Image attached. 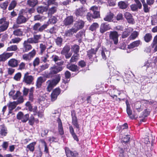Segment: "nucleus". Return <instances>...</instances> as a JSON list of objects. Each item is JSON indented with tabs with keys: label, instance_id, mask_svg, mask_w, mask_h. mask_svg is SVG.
<instances>
[{
	"label": "nucleus",
	"instance_id": "obj_1",
	"mask_svg": "<svg viewBox=\"0 0 157 157\" xmlns=\"http://www.w3.org/2000/svg\"><path fill=\"white\" fill-rule=\"evenodd\" d=\"M60 79V75L58 74L55 76L54 78L52 80H48L46 82L47 85V91L49 92H50L53 88L59 82Z\"/></svg>",
	"mask_w": 157,
	"mask_h": 157
},
{
	"label": "nucleus",
	"instance_id": "obj_2",
	"mask_svg": "<svg viewBox=\"0 0 157 157\" xmlns=\"http://www.w3.org/2000/svg\"><path fill=\"white\" fill-rule=\"evenodd\" d=\"M48 25L47 24H44L41 25V24L40 23L35 24L33 27L34 33L36 34L39 32H42L44 30L47 28Z\"/></svg>",
	"mask_w": 157,
	"mask_h": 157
},
{
	"label": "nucleus",
	"instance_id": "obj_3",
	"mask_svg": "<svg viewBox=\"0 0 157 157\" xmlns=\"http://www.w3.org/2000/svg\"><path fill=\"white\" fill-rule=\"evenodd\" d=\"M60 115V114L59 113L57 112L54 113H53L52 116L57 118V121L58 123L59 132L60 134L62 135L64 134V131L61 121L59 118Z\"/></svg>",
	"mask_w": 157,
	"mask_h": 157
},
{
	"label": "nucleus",
	"instance_id": "obj_4",
	"mask_svg": "<svg viewBox=\"0 0 157 157\" xmlns=\"http://www.w3.org/2000/svg\"><path fill=\"white\" fill-rule=\"evenodd\" d=\"M62 70V67L54 65L50 68L49 72L47 75V77L48 78L52 77V75L58 73Z\"/></svg>",
	"mask_w": 157,
	"mask_h": 157
},
{
	"label": "nucleus",
	"instance_id": "obj_5",
	"mask_svg": "<svg viewBox=\"0 0 157 157\" xmlns=\"http://www.w3.org/2000/svg\"><path fill=\"white\" fill-rule=\"evenodd\" d=\"M98 48H97L95 49L92 48L87 51V56L91 61L95 60V62H97V60L95 59L96 57V54Z\"/></svg>",
	"mask_w": 157,
	"mask_h": 157
},
{
	"label": "nucleus",
	"instance_id": "obj_6",
	"mask_svg": "<svg viewBox=\"0 0 157 157\" xmlns=\"http://www.w3.org/2000/svg\"><path fill=\"white\" fill-rule=\"evenodd\" d=\"M9 24V21H6L5 17L0 19V32L6 30L8 28Z\"/></svg>",
	"mask_w": 157,
	"mask_h": 157
},
{
	"label": "nucleus",
	"instance_id": "obj_7",
	"mask_svg": "<svg viewBox=\"0 0 157 157\" xmlns=\"http://www.w3.org/2000/svg\"><path fill=\"white\" fill-rule=\"evenodd\" d=\"M87 13V10L84 7H82L75 10L74 14L77 17H83Z\"/></svg>",
	"mask_w": 157,
	"mask_h": 157
},
{
	"label": "nucleus",
	"instance_id": "obj_8",
	"mask_svg": "<svg viewBox=\"0 0 157 157\" xmlns=\"http://www.w3.org/2000/svg\"><path fill=\"white\" fill-rule=\"evenodd\" d=\"M70 50V46L66 45L63 48L61 52V54L64 55L66 59H69L72 55L71 53L69 52Z\"/></svg>",
	"mask_w": 157,
	"mask_h": 157
},
{
	"label": "nucleus",
	"instance_id": "obj_9",
	"mask_svg": "<svg viewBox=\"0 0 157 157\" xmlns=\"http://www.w3.org/2000/svg\"><path fill=\"white\" fill-rule=\"evenodd\" d=\"M34 79V77L27 72L24 75L23 82L27 84L30 85L32 84Z\"/></svg>",
	"mask_w": 157,
	"mask_h": 157
},
{
	"label": "nucleus",
	"instance_id": "obj_10",
	"mask_svg": "<svg viewBox=\"0 0 157 157\" xmlns=\"http://www.w3.org/2000/svg\"><path fill=\"white\" fill-rule=\"evenodd\" d=\"M41 35L34 34L33 37L28 39V41L31 44H36L40 41L41 39Z\"/></svg>",
	"mask_w": 157,
	"mask_h": 157
},
{
	"label": "nucleus",
	"instance_id": "obj_11",
	"mask_svg": "<svg viewBox=\"0 0 157 157\" xmlns=\"http://www.w3.org/2000/svg\"><path fill=\"white\" fill-rule=\"evenodd\" d=\"M119 35L117 32L115 31H110L109 37L110 39L113 40L114 44L116 45L118 43V37Z\"/></svg>",
	"mask_w": 157,
	"mask_h": 157
},
{
	"label": "nucleus",
	"instance_id": "obj_12",
	"mask_svg": "<svg viewBox=\"0 0 157 157\" xmlns=\"http://www.w3.org/2000/svg\"><path fill=\"white\" fill-rule=\"evenodd\" d=\"M29 116L28 114H26L24 115L23 113L21 112H19L17 115V119L21 120L23 122H26L29 118Z\"/></svg>",
	"mask_w": 157,
	"mask_h": 157
},
{
	"label": "nucleus",
	"instance_id": "obj_13",
	"mask_svg": "<svg viewBox=\"0 0 157 157\" xmlns=\"http://www.w3.org/2000/svg\"><path fill=\"white\" fill-rule=\"evenodd\" d=\"M60 90L59 88H57L55 89L51 94V100L53 101H55L57 98L58 96L60 93Z\"/></svg>",
	"mask_w": 157,
	"mask_h": 157
},
{
	"label": "nucleus",
	"instance_id": "obj_14",
	"mask_svg": "<svg viewBox=\"0 0 157 157\" xmlns=\"http://www.w3.org/2000/svg\"><path fill=\"white\" fill-rule=\"evenodd\" d=\"M135 3L132 5L130 7L132 11H136L142 7V4L139 0H134Z\"/></svg>",
	"mask_w": 157,
	"mask_h": 157
},
{
	"label": "nucleus",
	"instance_id": "obj_15",
	"mask_svg": "<svg viewBox=\"0 0 157 157\" xmlns=\"http://www.w3.org/2000/svg\"><path fill=\"white\" fill-rule=\"evenodd\" d=\"M13 54V52H4L0 55V62H4L8 58L12 56Z\"/></svg>",
	"mask_w": 157,
	"mask_h": 157
},
{
	"label": "nucleus",
	"instance_id": "obj_16",
	"mask_svg": "<svg viewBox=\"0 0 157 157\" xmlns=\"http://www.w3.org/2000/svg\"><path fill=\"white\" fill-rule=\"evenodd\" d=\"M85 22L81 20H79L74 24V28L77 31L78 30L82 28L84 26Z\"/></svg>",
	"mask_w": 157,
	"mask_h": 157
},
{
	"label": "nucleus",
	"instance_id": "obj_17",
	"mask_svg": "<svg viewBox=\"0 0 157 157\" xmlns=\"http://www.w3.org/2000/svg\"><path fill=\"white\" fill-rule=\"evenodd\" d=\"M30 43L28 41V39L27 40L24 41L23 43V47L22 48L23 52H28L32 48V46L29 44Z\"/></svg>",
	"mask_w": 157,
	"mask_h": 157
},
{
	"label": "nucleus",
	"instance_id": "obj_18",
	"mask_svg": "<svg viewBox=\"0 0 157 157\" xmlns=\"http://www.w3.org/2000/svg\"><path fill=\"white\" fill-rule=\"evenodd\" d=\"M98 7L96 6H93L91 8V10L93 12L92 15V17L93 18H96L100 17L99 12L98 11Z\"/></svg>",
	"mask_w": 157,
	"mask_h": 157
},
{
	"label": "nucleus",
	"instance_id": "obj_19",
	"mask_svg": "<svg viewBox=\"0 0 157 157\" xmlns=\"http://www.w3.org/2000/svg\"><path fill=\"white\" fill-rule=\"evenodd\" d=\"M46 79L40 76L39 77L36 81V89H39L40 88L41 86L42 83L45 82L46 81Z\"/></svg>",
	"mask_w": 157,
	"mask_h": 157
},
{
	"label": "nucleus",
	"instance_id": "obj_20",
	"mask_svg": "<svg viewBox=\"0 0 157 157\" xmlns=\"http://www.w3.org/2000/svg\"><path fill=\"white\" fill-rule=\"evenodd\" d=\"M27 18L23 15L19 16L16 19V23L17 24H21L25 23L28 20Z\"/></svg>",
	"mask_w": 157,
	"mask_h": 157
},
{
	"label": "nucleus",
	"instance_id": "obj_21",
	"mask_svg": "<svg viewBox=\"0 0 157 157\" xmlns=\"http://www.w3.org/2000/svg\"><path fill=\"white\" fill-rule=\"evenodd\" d=\"M110 29V27L108 24L107 23H103L101 25L100 31L101 33H103Z\"/></svg>",
	"mask_w": 157,
	"mask_h": 157
},
{
	"label": "nucleus",
	"instance_id": "obj_22",
	"mask_svg": "<svg viewBox=\"0 0 157 157\" xmlns=\"http://www.w3.org/2000/svg\"><path fill=\"white\" fill-rule=\"evenodd\" d=\"M109 51L107 50L105 48H102L101 50V55L103 59L106 60L107 57L109 56Z\"/></svg>",
	"mask_w": 157,
	"mask_h": 157
},
{
	"label": "nucleus",
	"instance_id": "obj_23",
	"mask_svg": "<svg viewBox=\"0 0 157 157\" xmlns=\"http://www.w3.org/2000/svg\"><path fill=\"white\" fill-rule=\"evenodd\" d=\"M74 21L73 17L72 16H68L64 20L63 23L65 25L67 26L70 25L73 23Z\"/></svg>",
	"mask_w": 157,
	"mask_h": 157
},
{
	"label": "nucleus",
	"instance_id": "obj_24",
	"mask_svg": "<svg viewBox=\"0 0 157 157\" xmlns=\"http://www.w3.org/2000/svg\"><path fill=\"white\" fill-rule=\"evenodd\" d=\"M124 16L127 20L128 23H133L134 21V19L132 18V14L128 12H126L124 14Z\"/></svg>",
	"mask_w": 157,
	"mask_h": 157
},
{
	"label": "nucleus",
	"instance_id": "obj_25",
	"mask_svg": "<svg viewBox=\"0 0 157 157\" xmlns=\"http://www.w3.org/2000/svg\"><path fill=\"white\" fill-rule=\"evenodd\" d=\"M17 61L15 59H10L8 62V66L14 67L17 66L18 65Z\"/></svg>",
	"mask_w": 157,
	"mask_h": 157
},
{
	"label": "nucleus",
	"instance_id": "obj_26",
	"mask_svg": "<svg viewBox=\"0 0 157 157\" xmlns=\"http://www.w3.org/2000/svg\"><path fill=\"white\" fill-rule=\"evenodd\" d=\"M38 1L37 0H27V4L29 7H34L37 5Z\"/></svg>",
	"mask_w": 157,
	"mask_h": 157
},
{
	"label": "nucleus",
	"instance_id": "obj_27",
	"mask_svg": "<svg viewBox=\"0 0 157 157\" xmlns=\"http://www.w3.org/2000/svg\"><path fill=\"white\" fill-rule=\"evenodd\" d=\"M65 151L67 157H77L78 155V153L76 151L72 152L69 150Z\"/></svg>",
	"mask_w": 157,
	"mask_h": 157
},
{
	"label": "nucleus",
	"instance_id": "obj_28",
	"mask_svg": "<svg viewBox=\"0 0 157 157\" xmlns=\"http://www.w3.org/2000/svg\"><path fill=\"white\" fill-rule=\"evenodd\" d=\"M140 43V41L139 40L135 41L128 45V48L129 49L133 48L138 46Z\"/></svg>",
	"mask_w": 157,
	"mask_h": 157
},
{
	"label": "nucleus",
	"instance_id": "obj_29",
	"mask_svg": "<svg viewBox=\"0 0 157 157\" xmlns=\"http://www.w3.org/2000/svg\"><path fill=\"white\" fill-rule=\"evenodd\" d=\"M76 30L73 27L72 29L66 31L65 33V35L66 36H72L73 34L77 32Z\"/></svg>",
	"mask_w": 157,
	"mask_h": 157
},
{
	"label": "nucleus",
	"instance_id": "obj_30",
	"mask_svg": "<svg viewBox=\"0 0 157 157\" xmlns=\"http://www.w3.org/2000/svg\"><path fill=\"white\" fill-rule=\"evenodd\" d=\"M48 9V6H39L37 8L38 13H41L46 12Z\"/></svg>",
	"mask_w": 157,
	"mask_h": 157
},
{
	"label": "nucleus",
	"instance_id": "obj_31",
	"mask_svg": "<svg viewBox=\"0 0 157 157\" xmlns=\"http://www.w3.org/2000/svg\"><path fill=\"white\" fill-rule=\"evenodd\" d=\"M113 14L110 12L108 13L104 18V20L106 21H112V19L113 16Z\"/></svg>",
	"mask_w": 157,
	"mask_h": 157
},
{
	"label": "nucleus",
	"instance_id": "obj_32",
	"mask_svg": "<svg viewBox=\"0 0 157 157\" xmlns=\"http://www.w3.org/2000/svg\"><path fill=\"white\" fill-rule=\"evenodd\" d=\"M34 122L38 123L39 120L38 119H35L33 116L32 115L29 120V123L30 125L32 126L33 125Z\"/></svg>",
	"mask_w": 157,
	"mask_h": 157
},
{
	"label": "nucleus",
	"instance_id": "obj_33",
	"mask_svg": "<svg viewBox=\"0 0 157 157\" xmlns=\"http://www.w3.org/2000/svg\"><path fill=\"white\" fill-rule=\"evenodd\" d=\"M55 42L56 45L59 47H61L62 45L63 42V38L60 37H57L55 40Z\"/></svg>",
	"mask_w": 157,
	"mask_h": 157
},
{
	"label": "nucleus",
	"instance_id": "obj_34",
	"mask_svg": "<svg viewBox=\"0 0 157 157\" xmlns=\"http://www.w3.org/2000/svg\"><path fill=\"white\" fill-rule=\"evenodd\" d=\"M118 6L119 8L122 9H126L128 7L127 3L124 1H120L118 3Z\"/></svg>",
	"mask_w": 157,
	"mask_h": 157
},
{
	"label": "nucleus",
	"instance_id": "obj_35",
	"mask_svg": "<svg viewBox=\"0 0 157 157\" xmlns=\"http://www.w3.org/2000/svg\"><path fill=\"white\" fill-rule=\"evenodd\" d=\"M36 144V142H33L27 146L26 148L31 151L33 152L34 150L35 146Z\"/></svg>",
	"mask_w": 157,
	"mask_h": 157
},
{
	"label": "nucleus",
	"instance_id": "obj_36",
	"mask_svg": "<svg viewBox=\"0 0 157 157\" xmlns=\"http://www.w3.org/2000/svg\"><path fill=\"white\" fill-rule=\"evenodd\" d=\"M67 67L69 70L73 71H78L77 66L75 65H67Z\"/></svg>",
	"mask_w": 157,
	"mask_h": 157
},
{
	"label": "nucleus",
	"instance_id": "obj_37",
	"mask_svg": "<svg viewBox=\"0 0 157 157\" xmlns=\"http://www.w3.org/2000/svg\"><path fill=\"white\" fill-rule=\"evenodd\" d=\"M17 105L15 101L10 102L9 105V108L10 110L9 113H10V111L14 109Z\"/></svg>",
	"mask_w": 157,
	"mask_h": 157
},
{
	"label": "nucleus",
	"instance_id": "obj_38",
	"mask_svg": "<svg viewBox=\"0 0 157 157\" xmlns=\"http://www.w3.org/2000/svg\"><path fill=\"white\" fill-rule=\"evenodd\" d=\"M34 87H32L30 88V93L29 94V100L33 101V93L34 92Z\"/></svg>",
	"mask_w": 157,
	"mask_h": 157
},
{
	"label": "nucleus",
	"instance_id": "obj_39",
	"mask_svg": "<svg viewBox=\"0 0 157 157\" xmlns=\"http://www.w3.org/2000/svg\"><path fill=\"white\" fill-rule=\"evenodd\" d=\"M48 45L47 44H40V53L42 54L44 52L45 50L48 47Z\"/></svg>",
	"mask_w": 157,
	"mask_h": 157
},
{
	"label": "nucleus",
	"instance_id": "obj_40",
	"mask_svg": "<svg viewBox=\"0 0 157 157\" xmlns=\"http://www.w3.org/2000/svg\"><path fill=\"white\" fill-rule=\"evenodd\" d=\"M0 132L1 136H6L7 133V131L6 128L4 126H2L0 130Z\"/></svg>",
	"mask_w": 157,
	"mask_h": 157
},
{
	"label": "nucleus",
	"instance_id": "obj_41",
	"mask_svg": "<svg viewBox=\"0 0 157 157\" xmlns=\"http://www.w3.org/2000/svg\"><path fill=\"white\" fill-rule=\"evenodd\" d=\"M130 32V29H126V30L123 33L122 35V38H125L128 37L129 35Z\"/></svg>",
	"mask_w": 157,
	"mask_h": 157
},
{
	"label": "nucleus",
	"instance_id": "obj_42",
	"mask_svg": "<svg viewBox=\"0 0 157 157\" xmlns=\"http://www.w3.org/2000/svg\"><path fill=\"white\" fill-rule=\"evenodd\" d=\"M79 57V55L78 54L73 55L71 59L70 62L72 63L76 62L78 59Z\"/></svg>",
	"mask_w": 157,
	"mask_h": 157
},
{
	"label": "nucleus",
	"instance_id": "obj_43",
	"mask_svg": "<svg viewBox=\"0 0 157 157\" xmlns=\"http://www.w3.org/2000/svg\"><path fill=\"white\" fill-rule=\"evenodd\" d=\"M23 32L20 29H17L13 32L14 35L17 36H20L22 35Z\"/></svg>",
	"mask_w": 157,
	"mask_h": 157
},
{
	"label": "nucleus",
	"instance_id": "obj_44",
	"mask_svg": "<svg viewBox=\"0 0 157 157\" xmlns=\"http://www.w3.org/2000/svg\"><path fill=\"white\" fill-rule=\"evenodd\" d=\"M17 49L18 48L16 45H13L8 47L6 49V51H16Z\"/></svg>",
	"mask_w": 157,
	"mask_h": 157
},
{
	"label": "nucleus",
	"instance_id": "obj_45",
	"mask_svg": "<svg viewBox=\"0 0 157 157\" xmlns=\"http://www.w3.org/2000/svg\"><path fill=\"white\" fill-rule=\"evenodd\" d=\"M17 4V3L16 1L15 0L12 1L8 7V10H11L13 9L16 6Z\"/></svg>",
	"mask_w": 157,
	"mask_h": 157
},
{
	"label": "nucleus",
	"instance_id": "obj_46",
	"mask_svg": "<svg viewBox=\"0 0 157 157\" xmlns=\"http://www.w3.org/2000/svg\"><path fill=\"white\" fill-rule=\"evenodd\" d=\"M151 38V35L149 33L146 34L144 36V40L147 42H148L150 41Z\"/></svg>",
	"mask_w": 157,
	"mask_h": 157
},
{
	"label": "nucleus",
	"instance_id": "obj_47",
	"mask_svg": "<svg viewBox=\"0 0 157 157\" xmlns=\"http://www.w3.org/2000/svg\"><path fill=\"white\" fill-rule=\"evenodd\" d=\"M98 27L99 25L97 23H94L90 26L89 28L90 30L93 31L95 30Z\"/></svg>",
	"mask_w": 157,
	"mask_h": 157
},
{
	"label": "nucleus",
	"instance_id": "obj_48",
	"mask_svg": "<svg viewBox=\"0 0 157 157\" xmlns=\"http://www.w3.org/2000/svg\"><path fill=\"white\" fill-rule=\"evenodd\" d=\"M139 33L136 31L133 32L130 36L129 38L130 39H135L138 36Z\"/></svg>",
	"mask_w": 157,
	"mask_h": 157
},
{
	"label": "nucleus",
	"instance_id": "obj_49",
	"mask_svg": "<svg viewBox=\"0 0 157 157\" xmlns=\"http://www.w3.org/2000/svg\"><path fill=\"white\" fill-rule=\"evenodd\" d=\"M72 124L76 128L79 130V125L77 121V118L72 119Z\"/></svg>",
	"mask_w": 157,
	"mask_h": 157
},
{
	"label": "nucleus",
	"instance_id": "obj_50",
	"mask_svg": "<svg viewBox=\"0 0 157 157\" xmlns=\"http://www.w3.org/2000/svg\"><path fill=\"white\" fill-rule=\"evenodd\" d=\"M127 112L130 118L132 119L134 118V116H131L132 114V111L130 109V107H127Z\"/></svg>",
	"mask_w": 157,
	"mask_h": 157
},
{
	"label": "nucleus",
	"instance_id": "obj_51",
	"mask_svg": "<svg viewBox=\"0 0 157 157\" xmlns=\"http://www.w3.org/2000/svg\"><path fill=\"white\" fill-rule=\"evenodd\" d=\"M79 47L77 45H75L73 46L72 48V50L75 53V54H78L79 51Z\"/></svg>",
	"mask_w": 157,
	"mask_h": 157
},
{
	"label": "nucleus",
	"instance_id": "obj_52",
	"mask_svg": "<svg viewBox=\"0 0 157 157\" xmlns=\"http://www.w3.org/2000/svg\"><path fill=\"white\" fill-rule=\"evenodd\" d=\"M24 101L23 97L22 96H20L17 99V101H15L17 105L22 103Z\"/></svg>",
	"mask_w": 157,
	"mask_h": 157
},
{
	"label": "nucleus",
	"instance_id": "obj_53",
	"mask_svg": "<svg viewBox=\"0 0 157 157\" xmlns=\"http://www.w3.org/2000/svg\"><path fill=\"white\" fill-rule=\"evenodd\" d=\"M8 2L7 1H6L4 2L1 4L0 5V7L3 10H6L8 5Z\"/></svg>",
	"mask_w": 157,
	"mask_h": 157
},
{
	"label": "nucleus",
	"instance_id": "obj_54",
	"mask_svg": "<svg viewBox=\"0 0 157 157\" xmlns=\"http://www.w3.org/2000/svg\"><path fill=\"white\" fill-rule=\"evenodd\" d=\"M21 40V39L18 37L15 38H14L11 39V41L10 42V43H17Z\"/></svg>",
	"mask_w": 157,
	"mask_h": 157
},
{
	"label": "nucleus",
	"instance_id": "obj_55",
	"mask_svg": "<svg viewBox=\"0 0 157 157\" xmlns=\"http://www.w3.org/2000/svg\"><path fill=\"white\" fill-rule=\"evenodd\" d=\"M130 138L129 135L124 136L122 138V141L124 143H127L129 141Z\"/></svg>",
	"mask_w": 157,
	"mask_h": 157
},
{
	"label": "nucleus",
	"instance_id": "obj_56",
	"mask_svg": "<svg viewBox=\"0 0 157 157\" xmlns=\"http://www.w3.org/2000/svg\"><path fill=\"white\" fill-rule=\"evenodd\" d=\"M152 64V63L150 60H147L145 62L144 66L146 67L147 69L150 67H151Z\"/></svg>",
	"mask_w": 157,
	"mask_h": 157
},
{
	"label": "nucleus",
	"instance_id": "obj_57",
	"mask_svg": "<svg viewBox=\"0 0 157 157\" xmlns=\"http://www.w3.org/2000/svg\"><path fill=\"white\" fill-rule=\"evenodd\" d=\"M22 58L24 60L26 61L30 60L31 59L28 54H25L22 56Z\"/></svg>",
	"mask_w": 157,
	"mask_h": 157
},
{
	"label": "nucleus",
	"instance_id": "obj_58",
	"mask_svg": "<svg viewBox=\"0 0 157 157\" xmlns=\"http://www.w3.org/2000/svg\"><path fill=\"white\" fill-rule=\"evenodd\" d=\"M30 89H29L25 87L24 88V89L23 91V95L26 96L28 93V92L30 93Z\"/></svg>",
	"mask_w": 157,
	"mask_h": 157
},
{
	"label": "nucleus",
	"instance_id": "obj_59",
	"mask_svg": "<svg viewBox=\"0 0 157 157\" xmlns=\"http://www.w3.org/2000/svg\"><path fill=\"white\" fill-rule=\"evenodd\" d=\"M52 57L53 60L55 61V63H56L58 61L60 60L61 59V58L60 57L56 55H53L52 56Z\"/></svg>",
	"mask_w": 157,
	"mask_h": 157
},
{
	"label": "nucleus",
	"instance_id": "obj_60",
	"mask_svg": "<svg viewBox=\"0 0 157 157\" xmlns=\"http://www.w3.org/2000/svg\"><path fill=\"white\" fill-rule=\"evenodd\" d=\"M56 8L55 7H53L49 9L48 13L50 14H52L54 13L56 11Z\"/></svg>",
	"mask_w": 157,
	"mask_h": 157
},
{
	"label": "nucleus",
	"instance_id": "obj_61",
	"mask_svg": "<svg viewBox=\"0 0 157 157\" xmlns=\"http://www.w3.org/2000/svg\"><path fill=\"white\" fill-rule=\"evenodd\" d=\"M50 22L53 24L56 23L57 21V18L55 16H53L49 20Z\"/></svg>",
	"mask_w": 157,
	"mask_h": 157
},
{
	"label": "nucleus",
	"instance_id": "obj_62",
	"mask_svg": "<svg viewBox=\"0 0 157 157\" xmlns=\"http://www.w3.org/2000/svg\"><path fill=\"white\" fill-rule=\"evenodd\" d=\"M21 95V93L19 91H17L15 94L13 96L12 98L13 100H16L17 99V98L20 96Z\"/></svg>",
	"mask_w": 157,
	"mask_h": 157
},
{
	"label": "nucleus",
	"instance_id": "obj_63",
	"mask_svg": "<svg viewBox=\"0 0 157 157\" xmlns=\"http://www.w3.org/2000/svg\"><path fill=\"white\" fill-rule=\"evenodd\" d=\"M40 63V59L38 58H36L34 60L33 65L35 67L39 65Z\"/></svg>",
	"mask_w": 157,
	"mask_h": 157
},
{
	"label": "nucleus",
	"instance_id": "obj_64",
	"mask_svg": "<svg viewBox=\"0 0 157 157\" xmlns=\"http://www.w3.org/2000/svg\"><path fill=\"white\" fill-rule=\"evenodd\" d=\"M25 69V64L23 62H21L19 65L18 69L22 70Z\"/></svg>",
	"mask_w": 157,
	"mask_h": 157
}]
</instances>
